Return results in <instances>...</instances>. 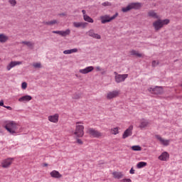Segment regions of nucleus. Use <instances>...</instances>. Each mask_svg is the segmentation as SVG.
<instances>
[{"mask_svg": "<svg viewBox=\"0 0 182 182\" xmlns=\"http://www.w3.org/2000/svg\"><path fill=\"white\" fill-rule=\"evenodd\" d=\"M4 124L5 129L9 132L10 134L15 136V134L22 132V127H21L19 124H16V122L14 121H6Z\"/></svg>", "mask_w": 182, "mask_h": 182, "instance_id": "nucleus-1", "label": "nucleus"}, {"mask_svg": "<svg viewBox=\"0 0 182 182\" xmlns=\"http://www.w3.org/2000/svg\"><path fill=\"white\" fill-rule=\"evenodd\" d=\"M75 131L74 132V134L76 136V137H83V136H85V132L83 130H85V127L83 125H80V124H83L82 122H75Z\"/></svg>", "mask_w": 182, "mask_h": 182, "instance_id": "nucleus-2", "label": "nucleus"}, {"mask_svg": "<svg viewBox=\"0 0 182 182\" xmlns=\"http://www.w3.org/2000/svg\"><path fill=\"white\" fill-rule=\"evenodd\" d=\"M170 23V20L168 19H158L157 21H154L153 23V26L155 28V30L159 31L164 26V25H168Z\"/></svg>", "mask_w": 182, "mask_h": 182, "instance_id": "nucleus-3", "label": "nucleus"}, {"mask_svg": "<svg viewBox=\"0 0 182 182\" xmlns=\"http://www.w3.org/2000/svg\"><path fill=\"white\" fill-rule=\"evenodd\" d=\"M117 16H119V13H116L114 16H112L111 17L109 15L102 16H100L101 23L105 24V23H109V22H112V21L117 18Z\"/></svg>", "mask_w": 182, "mask_h": 182, "instance_id": "nucleus-4", "label": "nucleus"}, {"mask_svg": "<svg viewBox=\"0 0 182 182\" xmlns=\"http://www.w3.org/2000/svg\"><path fill=\"white\" fill-rule=\"evenodd\" d=\"M114 75H115L114 80L116 83H122V82H124L129 77V74H119L117 72H114Z\"/></svg>", "mask_w": 182, "mask_h": 182, "instance_id": "nucleus-5", "label": "nucleus"}, {"mask_svg": "<svg viewBox=\"0 0 182 182\" xmlns=\"http://www.w3.org/2000/svg\"><path fill=\"white\" fill-rule=\"evenodd\" d=\"M141 7V4L140 3H132L129 4L127 7L122 8V12H129L130 9H139V8Z\"/></svg>", "mask_w": 182, "mask_h": 182, "instance_id": "nucleus-6", "label": "nucleus"}, {"mask_svg": "<svg viewBox=\"0 0 182 182\" xmlns=\"http://www.w3.org/2000/svg\"><path fill=\"white\" fill-rule=\"evenodd\" d=\"M87 133L90 134L92 137L99 138L102 136V133L99 131L93 129V128H88L87 130Z\"/></svg>", "mask_w": 182, "mask_h": 182, "instance_id": "nucleus-7", "label": "nucleus"}, {"mask_svg": "<svg viewBox=\"0 0 182 182\" xmlns=\"http://www.w3.org/2000/svg\"><path fill=\"white\" fill-rule=\"evenodd\" d=\"M133 134V125H130L127 129H126L122 135V139H127Z\"/></svg>", "mask_w": 182, "mask_h": 182, "instance_id": "nucleus-8", "label": "nucleus"}, {"mask_svg": "<svg viewBox=\"0 0 182 182\" xmlns=\"http://www.w3.org/2000/svg\"><path fill=\"white\" fill-rule=\"evenodd\" d=\"M149 92L155 95H160V93H163V88L161 87H150L149 88Z\"/></svg>", "mask_w": 182, "mask_h": 182, "instance_id": "nucleus-9", "label": "nucleus"}, {"mask_svg": "<svg viewBox=\"0 0 182 182\" xmlns=\"http://www.w3.org/2000/svg\"><path fill=\"white\" fill-rule=\"evenodd\" d=\"M88 36H90L91 38H93L94 39H102V36L100 34H97L95 33V30L90 29L89 31H87Z\"/></svg>", "mask_w": 182, "mask_h": 182, "instance_id": "nucleus-10", "label": "nucleus"}, {"mask_svg": "<svg viewBox=\"0 0 182 182\" xmlns=\"http://www.w3.org/2000/svg\"><path fill=\"white\" fill-rule=\"evenodd\" d=\"M158 159L161 161H167L170 159V154L167 151H164Z\"/></svg>", "mask_w": 182, "mask_h": 182, "instance_id": "nucleus-11", "label": "nucleus"}, {"mask_svg": "<svg viewBox=\"0 0 182 182\" xmlns=\"http://www.w3.org/2000/svg\"><path fill=\"white\" fill-rule=\"evenodd\" d=\"M14 161V159L9 158L7 159H5L2 161L1 166L4 168H8V167L12 164V162Z\"/></svg>", "mask_w": 182, "mask_h": 182, "instance_id": "nucleus-12", "label": "nucleus"}, {"mask_svg": "<svg viewBox=\"0 0 182 182\" xmlns=\"http://www.w3.org/2000/svg\"><path fill=\"white\" fill-rule=\"evenodd\" d=\"M94 69L95 68L93 66H88L84 69H80L79 70V73H82V75H87V73H90V72H92Z\"/></svg>", "mask_w": 182, "mask_h": 182, "instance_id": "nucleus-13", "label": "nucleus"}, {"mask_svg": "<svg viewBox=\"0 0 182 182\" xmlns=\"http://www.w3.org/2000/svg\"><path fill=\"white\" fill-rule=\"evenodd\" d=\"M155 137L156 139H157V140L160 141L161 144H162L163 146H168L170 144V140L168 139H164L161 138V136H160L159 135H156Z\"/></svg>", "mask_w": 182, "mask_h": 182, "instance_id": "nucleus-14", "label": "nucleus"}, {"mask_svg": "<svg viewBox=\"0 0 182 182\" xmlns=\"http://www.w3.org/2000/svg\"><path fill=\"white\" fill-rule=\"evenodd\" d=\"M119 92L117 90L109 92L107 95V99L108 100L114 99V97H117L119 96Z\"/></svg>", "mask_w": 182, "mask_h": 182, "instance_id": "nucleus-15", "label": "nucleus"}, {"mask_svg": "<svg viewBox=\"0 0 182 182\" xmlns=\"http://www.w3.org/2000/svg\"><path fill=\"white\" fill-rule=\"evenodd\" d=\"M18 65H22V62L21 61H11L7 66V70H11L12 68H15V66H18Z\"/></svg>", "mask_w": 182, "mask_h": 182, "instance_id": "nucleus-16", "label": "nucleus"}, {"mask_svg": "<svg viewBox=\"0 0 182 182\" xmlns=\"http://www.w3.org/2000/svg\"><path fill=\"white\" fill-rule=\"evenodd\" d=\"M86 26H87V23L86 22H74L73 23L74 28H82V29H85Z\"/></svg>", "mask_w": 182, "mask_h": 182, "instance_id": "nucleus-17", "label": "nucleus"}, {"mask_svg": "<svg viewBox=\"0 0 182 182\" xmlns=\"http://www.w3.org/2000/svg\"><path fill=\"white\" fill-rule=\"evenodd\" d=\"M49 122H51V123H58L59 121V114H55L53 115H50L48 117Z\"/></svg>", "mask_w": 182, "mask_h": 182, "instance_id": "nucleus-18", "label": "nucleus"}, {"mask_svg": "<svg viewBox=\"0 0 182 182\" xmlns=\"http://www.w3.org/2000/svg\"><path fill=\"white\" fill-rule=\"evenodd\" d=\"M31 100H32V96L31 95H24L18 99V102H31Z\"/></svg>", "mask_w": 182, "mask_h": 182, "instance_id": "nucleus-19", "label": "nucleus"}, {"mask_svg": "<svg viewBox=\"0 0 182 182\" xmlns=\"http://www.w3.org/2000/svg\"><path fill=\"white\" fill-rule=\"evenodd\" d=\"M50 174L53 178H60L62 177V174L56 170L51 171Z\"/></svg>", "mask_w": 182, "mask_h": 182, "instance_id": "nucleus-20", "label": "nucleus"}, {"mask_svg": "<svg viewBox=\"0 0 182 182\" xmlns=\"http://www.w3.org/2000/svg\"><path fill=\"white\" fill-rule=\"evenodd\" d=\"M78 51L77 48H73L70 50H65L63 51L64 55H70L72 53H77Z\"/></svg>", "mask_w": 182, "mask_h": 182, "instance_id": "nucleus-21", "label": "nucleus"}, {"mask_svg": "<svg viewBox=\"0 0 182 182\" xmlns=\"http://www.w3.org/2000/svg\"><path fill=\"white\" fill-rule=\"evenodd\" d=\"M148 15L151 16V18H154V19H160V16L157 15V13H155L154 11H150Z\"/></svg>", "mask_w": 182, "mask_h": 182, "instance_id": "nucleus-22", "label": "nucleus"}, {"mask_svg": "<svg viewBox=\"0 0 182 182\" xmlns=\"http://www.w3.org/2000/svg\"><path fill=\"white\" fill-rule=\"evenodd\" d=\"M112 175L114 178H117V180L123 178V173L122 172H113Z\"/></svg>", "mask_w": 182, "mask_h": 182, "instance_id": "nucleus-23", "label": "nucleus"}, {"mask_svg": "<svg viewBox=\"0 0 182 182\" xmlns=\"http://www.w3.org/2000/svg\"><path fill=\"white\" fill-rule=\"evenodd\" d=\"M21 43H23V45H26L30 49H33V46H35V43L31 41H22Z\"/></svg>", "mask_w": 182, "mask_h": 182, "instance_id": "nucleus-24", "label": "nucleus"}, {"mask_svg": "<svg viewBox=\"0 0 182 182\" xmlns=\"http://www.w3.org/2000/svg\"><path fill=\"white\" fill-rule=\"evenodd\" d=\"M9 39V38L5 34H0V42L1 43H5Z\"/></svg>", "mask_w": 182, "mask_h": 182, "instance_id": "nucleus-25", "label": "nucleus"}, {"mask_svg": "<svg viewBox=\"0 0 182 182\" xmlns=\"http://www.w3.org/2000/svg\"><path fill=\"white\" fill-rule=\"evenodd\" d=\"M43 23L44 25H48V26H52L53 25H55V23H58V20H52L50 21H43Z\"/></svg>", "mask_w": 182, "mask_h": 182, "instance_id": "nucleus-26", "label": "nucleus"}, {"mask_svg": "<svg viewBox=\"0 0 182 182\" xmlns=\"http://www.w3.org/2000/svg\"><path fill=\"white\" fill-rule=\"evenodd\" d=\"M83 19L84 21H85V22H89V23H93L94 21L93 18H92L90 16H83Z\"/></svg>", "mask_w": 182, "mask_h": 182, "instance_id": "nucleus-27", "label": "nucleus"}, {"mask_svg": "<svg viewBox=\"0 0 182 182\" xmlns=\"http://www.w3.org/2000/svg\"><path fill=\"white\" fill-rule=\"evenodd\" d=\"M147 124H149V122L146 119H142L141 121V124L139 125V127L141 129H144V127H146Z\"/></svg>", "mask_w": 182, "mask_h": 182, "instance_id": "nucleus-28", "label": "nucleus"}, {"mask_svg": "<svg viewBox=\"0 0 182 182\" xmlns=\"http://www.w3.org/2000/svg\"><path fill=\"white\" fill-rule=\"evenodd\" d=\"M147 166V163L141 161L139 162L136 165L137 168H143V167H146Z\"/></svg>", "mask_w": 182, "mask_h": 182, "instance_id": "nucleus-29", "label": "nucleus"}, {"mask_svg": "<svg viewBox=\"0 0 182 182\" xmlns=\"http://www.w3.org/2000/svg\"><path fill=\"white\" fill-rule=\"evenodd\" d=\"M70 35V29H67L65 31H61V36L65 37Z\"/></svg>", "mask_w": 182, "mask_h": 182, "instance_id": "nucleus-30", "label": "nucleus"}, {"mask_svg": "<svg viewBox=\"0 0 182 182\" xmlns=\"http://www.w3.org/2000/svg\"><path fill=\"white\" fill-rule=\"evenodd\" d=\"M132 150L134 151H141V147L139 145L132 146Z\"/></svg>", "mask_w": 182, "mask_h": 182, "instance_id": "nucleus-31", "label": "nucleus"}, {"mask_svg": "<svg viewBox=\"0 0 182 182\" xmlns=\"http://www.w3.org/2000/svg\"><path fill=\"white\" fill-rule=\"evenodd\" d=\"M131 55H132L133 56H137L138 58H141V54L134 50H132L131 51Z\"/></svg>", "mask_w": 182, "mask_h": 182, "instance_id": "nucleus-32", "label": "nucleus"}, {"mask_svg": "<svg viewBox=\"0 0 182 182\" xmlns=\"http://www.w3.org/2000/svg\"><path fill=\"white\" fill-rule=\"evenodd\" d=\"M33 66L35 69H41V68H42V64L41 63H34Z\"/></svg>", "mask_w": 182, "mask_h": 182, "instance_id": "nucleus-33", "label": "nucleus"}, {"mask_svg": "<svg viewBox=\"0 0 182 182\" xmlns=\"http://www.w3.org/2000/svg\"><path fill=\"white\" fill-rule=\"evenodd\" d=\"M112 134H119V129L117 127L113 128L112 129Z\"/></svg>", "mask_w": 182, "mask_h": 182, "instance_id": "nucleus-34", "label": "nucleus"}, {"mask_svg": "<svg viewBox=\"0 0 182 182\" xmlns=\"http://www.w3.org/2000/svg\"><path fill=\"white\" fill-rule=\"evenodd\" d=\"M102 6H112V4L109 1H105L102 3Z\"/></svg>", "mask_w": 182, "mask_h": 182, "instance_id": "nucleus-35", "label": "nucleus"}, {"mask_svg": "<svg viewBox=\"0 0 182 182\" xmlns=\"http://www.w3.org/2000/svg\"><path fill=\"white\" fill-rule=\"evenodd\" d=\"M9 4L12 5V6H15L16 5V0H9Z\"/></svg>", "mask_w": 182, "mask_h": 182, "instance_id": "nucleus-36", "label": "nucleus"}, {"mask_svg": "<svg viewBox=\"0 0 182 182\" xmlns=\"http://www.w3.org/2000/svg\"><path fill=\"white\" fill-rule=\"evenodd\" d=\"M21 87H22V89H23L25 90V89H26V87H28V84L26 82H22Z\"/></svg>", "mask_w": 182, "mask_h": 182, "instance_id": "nucleus-37", "label": "nucleus"}, {"mask_svg": "<svg viewBox=\"0 0 182 182\" xmlns=\"http://www.w3.org/2000/svg\"><path fill=\"white\" fill-rule=\"evenodd\" d=\"M73 99H80V94H75L73 96Z\"/></svg>", "mask_w": 182, "mask_h": 182, "instance_id": "nucleus-38", "label": "nucleus"}, {"mask_svg": "<svg viewBox=\"0 0 182 182\" xmlns=\"http://www.w3.org/2000/svg\"><path fill=\"white\" fill-rule=\"evenodd\" d=\"M53 33H57V35H60L61 36L62 31H53Z\"/></svg>", "mask_w": 182, "mask_h": 182, "instance_id": "nucleus-39", "label": "nucleus"}, {"mask_svg": "<svg viewBox=\"0 0 182 182\" xmlns=\"http://www.w3.org/2000/svg\"><path fill=\"white\" fill-rule=\"evenodd\" d=\"M157 65H159V62H157V61H156V60L152 61V66H153L154 68H156V66Z\"/></svg>", "mask_w": 182, "mask_h": 182, "instance_id": "nucleus-40", "label": "nucleus"}, {"mask_svg": "<svg viewBox=\"0 0 182 182\" xmlns=\"http://www.w3.org/2000/svg\"><path fill=\"white\" fill-rule=\"evenodd\" d=\"M121 182H132V179L124 178V179L121 180Z\"/></svg>", "mask_w": 182, "mask_h": 182, "instance_id": "nucleus-41", "label": "nucleus"}, {"mask_svg": "<svg viewBox=\"0 0 182 182\" xmlns=\"http://www.w3.org/2000/svg\"><path fill=\"white\" fill-rule=\"evenodd\" d=\"M95 69H96V70H97V72H101V70H102V68H101L100 66H97V67L95 68Z\"/></svg>", "mask_w": 182, "mask_h": 182, "instance_id": "nucleus-42", "label": "nucleus"}, {"mask_svg": "<svg viewBox=\"0 0 182 182\" xmlns=\"http://www.w3.org/2000/svg\"><path fill=\"white\" fill-rule=\"evenodd\" d=\"M77 143H78V144H83V141H82V140L80 139H77Z\"/></svg>", "mask_w": 182, "mask_h": 182, "instance_id": "nucleus-43", "label": "nucleus"}, {"mask_svg": "<svg viewBox=\"0 0 182 182\" xmlns=\"http://www.w3.org/2000/svg\"><path fill=\"white\" fill-rule=\"evenodd\" d=\"M130 174H134V169L132 168L129 171Z\"/></svg>", "mask_w": 182, "mask_h": 182, "instance_id": "nucleus-44", "label": "nucleus"}, {"mask_svg": "<svg viewBox=\"0 0 182 182\" xmlns=\"http://www.w3.org/2000/svg\"><path fill=\"white\" fill-rule=\"evenodd\" d=\"M4 107H5L6 109H8V110H12V107H9V106H4Z\"/></svg>", "mask_w": 182, "mask_h": 182, "instance_id": "nucleus-45", "label": "nucleus"}, {"mask_svg": "<svg viewBox=\"0 0 182 182\" xmlns=\"http://www.w3.org/2000/svg\"><path fill=\"white\" fill-rule=\"evenodd\" d=\"M82 12L83 16H87V14H86V11L85 10H82Z\"/></svg>", "mask_w": 182, "mask_h": 182, "instance_id": "nucleus-46", "label": "nucleus"}, {"mask_svg": "<svg viewBox=\"0 0 182 182\" xmlns=\"http://www.w3.org/2000/svg\"><path fill=\"white\" fill-rule=\"evenodd\" d=\"M0 106H2L3 107H4V106H5V105H4V101L3 100L0 101Z\"/></svg>", "mask_w": 182, "mask_h": 182, "instance_id": "nucleus-47", "label": "nucleus"}, {"mask_svg": "<svg viewBox=\"0 0 182 182\" xmlns=\"http://www.w3.org/2000/svg\"><path fill=\"white\" fill-rule=\"evenodd\" d=\"M60 15L62 16H65V13H62Z\"/></svg>", "mask_w": 182, "mask_h": 182, "instance_id": "nucleus-48", "label": "nucleus"}, {"mask_svg": "<svg viewBox=\"0 0 182 182\" xmlns=\"http://www.w3.org/2000/svg\"><path fill=\"white\" fill-rule=\"evenodd\" d=\"M44 166H48V164H44Z\"/></svg>", "mask_w": 182, "mask_h": 182, "instance_id": "nucleus-49", "label": "nucleus"}, {"mask_svg": "<svg viewBox=\"0 0 182 182\" xmlns=\"http://www.w3.org/2000/svg\"><path fill=\"white\" fill-rule=\"evenodd\" d=\"M181 86H182V84H181Z\"/></svg>", "mask_w": 182, "mask_h": 182, "instance_id": "nucleus-50", "label": "nucleus"}]
</instances>
